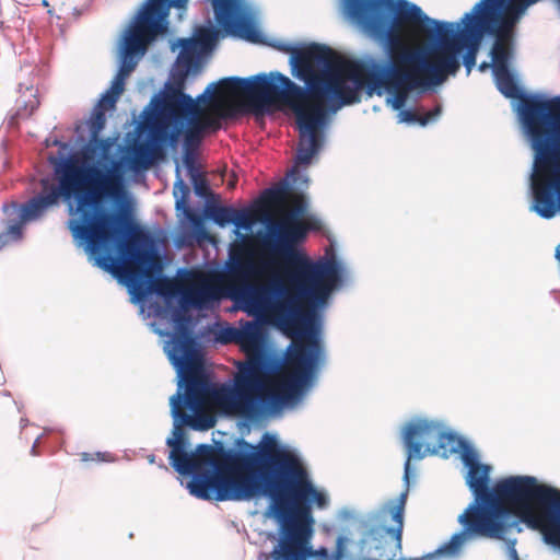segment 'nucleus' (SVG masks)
<instances>
[{
  "label": "nucleus",
  "mask_w": 560,
  "mask_h": 560,
  "mask_svg": "<svg viewBox=\"0 0 560 560\" xmlns=\"http://www.w3.org/2000/svg\"><path fill=\"white\" fill-rule=\"evenodd\" d=\"M292 75L304 82L302 88L280 72L256 74L250 78H224L212 83L195 101L196 108L178 112L171 118L158 120L156 132L171 141L176 150L180 138L187 152L185 162L192 163L188 152L201 142L207 130L220 128V119L232 117L235 106L228 96L243 98V107L261 114L271 105L290 108L299 129L295 162L308 164L323 144V126L328 114L350 105V58L329 46L310 44L292 49Z\"/></svg>",
  "instance_id": "f257e3e1"
},
{
  "label": "nucleus",
  "mask_w": 560,
  "mask_h": 560,
  "mask_svg": "<svg viewBox=\"0 0 560 560\" xmlns=\"http://www.w3.org/2000/svg\"><path fill=\"white\" fill-rule=\"evenodd\" d=\"M490 466L470 467L466 482L475 495L458 522L463 529L435 552L402 558L401 542L408 489L387 501L376 513L359 520L357 530L359 560H434L436 555L458 557L477 537L506 542L511 560H520L512 536L522 524L539 530L548 544L560 547V490L539 485L535 477L512 476L489 488Z\"/></svg>",
  "instance_id": "f03ea898"
},
{
  "label": "nucleus",
  "mask_w": 560,
  "mask_h": 560,
  "mask_svg": "<svg viewBox=\"0 0 560 560\" xmlns=\"http://www.w3.org/2000/svg\"><path fill=\"white\" fill-rule=\"evenodd\" d=\"M254 237L240 235L230 248L225 270L215 277L226 295L243 302L253 313L268 316L291 338L285 376L275 385L271 398L287 402L313 375L320 345L314 330V303L326 301L338 273L328 265L302 264L298 272L282 278L272 272V261L255 264Z\"/></svg>",
  "instance_id": "7ed1b4c3"
},
{
  "label": "nucleus",
  "mask_w": 560,
  "mask_h": 560,
  "mask_svg": "<svg viewBox=\"0 0 560 560\" xmlns=\"http://www.w3.org/2000/svg\"><path fill=\"white\" fill-rule=\"evenodd\" d=\"M421 20V9L407 0H352V21L389 50L390 66L373 74L371 83L394 95L396 109L405 105L410 91L440 85L457 72L458 65L453 56H445L444 47L423 54L420 47L404 44L407 24Z\"/></svg>",
  "instance_id": "20e7f679"
},
{
  "label": "nucleus",
  "mask_w": 560,
  "mask_h": 560,
  "mask_svg": "<svg viewBox=\"0 0 560 560\" xmlns=\"http://www.w3.org/2000/svg\"><path fill=\"white\" fill-rule=\"evenodd\" d=\"M57 185L49 178L40 179L38 195L22 203L19 208V222L10 224L0 233V249L10 240L22 236V225L40 219L60 198L77 199V218L68 221L74 240L85 245L90 253L100 252L117 234L112 226L120 217L101 209L104 197L114 196L119 188V178L115 172L103 173L97 167H84L73 156L50 158Z\"/></svg>",
  "instance_id": "39448f33"
},
{
  "label": "nucleus",
  "mask_w": 560,
  "mask_h": 560,
  "mask_svg": "<svg viewBox=\"0 0 560 560\" xmlns=\"http://www.w3.org/2000/svg\"><path fill=\"white\" fill-rule=\"evenodd\" d=\"M175 421V438L167 439L172 447L170 460L182 475L198 471L202 465H210L214 472L189 483L190 492L199 499L217 501H249L257 492L253 476L259 457L260 444H246L249 451L215 448L200 444L195 453L184 448V432L180 420Z\"/></svg>",
  "instance_id": "423d86ee"
},
{
  "label": "nucleus",
  "mask_w": 560,
  "mask_h": 560,
  "mask_svg": "<svg viewBox=\"0 0 560 560\" xmlns=\"http://www.w3.org/2000/svg\"><path fill=\"white\" fill-rule=\"evenodd\" d=\"M520 115L534 151L533 209L551 219L560 210V95L524 97Z\"/></svg>",
  "instance_id": "0eeeda50"
},
{
  "label": "nucleus",
  "mask_w": 560,
  "mask_h": 560,
  "mask_svg": "<svg viewBox=\"0 0 560 560\" xmlns=\"http://www.w3.org/2000/svg\"><path fill=\"white\" fill-rule=\"evenodd\" d=\"M253 482L257 490L255 498L267 495L272 506L290 512L311 525L312 503L319 509L328 504L326 494L314 487L300 458L275 441L260 444Z\"/></svg>",
  "instance_id": "6e6552de"
},
{
  "label": "nucleus",
  "mask_w": 560,
  "mask_h": 560,
  "mask_svg": "<svg viewBox=\"0 0 560 560\" xmlns=\"http://www.w3.org/2000/svg\"><path fill=\"white\" fill-rule=\"evenodd\" d=\"M108 213L121 220L112 223L117 231L116 236L100 252L92 253L97 255V265L121 280L137 300H143L151 292L174 296L178 292L177 281L159 276L162 268L160 258L138 246L145 238L140 228L126 213Z\"/></svg>",
  "instance_id": "1a4fd4ad"
},
{
  "label": "nucleus",
  "mask_w": 560,
  "mask_h": 560,
  "mask_svg": "<svg viewBox=\"0 0 560 560\" xmlns=\"http://www.w3.org/2000/svg\"><path fill=\"white\" fill-rule=\"evenodd\" d=\"M218 24L230 35L252 43L261 42V33L254 20L241 11L235 0H211ZM188 0H147L129 28L122 51L143 55L148 45L168 30L171 8L183 9Z\"/></svg>",
  "instance_id": "9d476101"
},
{
  "label": "nucleus",
  "mask_w": 560,
  "mask_h": 560,
  "mask_svg": "<svg viewBox=\"0 0 560 560\" xmlns=\"http://www.w3.org/2000/svg\"><path fill=\"white\" fill-rule=\"evenodd\" d=\"M212 407L217 412L229 417H241L255 420L260 413L258 392L234 382V385H220L211 388L203 381L200 397L188 396L177 392L171 397V411L173 418L180 420L194 430H209L215 425V418L207 410Z\"/></svg>",
  "instance_id": "9b49d317"
},
{
  "label": "nucleus",
  "mask_w": 560,
  "mask_h": 560,
  "mask_svg": "<svg viewBox=\"0 0 560 560\" xmlns=\"http://www.w3.org/2000/svg\"><path fill=\"white\" fill-rule=\"evenodd\" d=\"M292 202L294 211L285 213L277 222L271 223L269 225V237L262 240L264 247L270 249L275 255L280 256L291 267L289 272L281 277L289 278L292 273L298 272L302 264L311 266L328 265L337 272L332 264H313L300 257L295 252V245L305 240L308 225L298 217L299 213L304 211V197L302 195H294Z\"/></svg>",
  "instance_id": "f8f14e48"
},
{
  "label": "nucleus",
  "mask_w": 560,
  "mask_h": 560,
  "mask_svg": "<svg viewBox=\"0 0 560 560\" xmlns=\"http://www.w3.org/2000/svg\"><path fill=\"white\" fill-rule=\"evenodd\" d=\"M421 21L417 23H408L407 27H413L424 35L432 37L439 36V44L430 47H420L423 54H429L436 48L444 47L445 56H453L456 63L458 65L457 71L459 70L460 63L458 54L462 49L466 48V52L463 57L464 66L469 73L476 65V57L481 42V32H477L476 27H471L468 23H465L466 28L457 35L456 30L452 23L439 22L425 15L421 11Z\"/></svg>",
  "instance_id": "ddd939ff"
},
{
  "label": "nucleus",
  "mask_w": 560,
  "mask_h": 560,
  "mask_svg": "<svg viewBox=\"0 0 560 560\" xmlns=\"http://www.w3.org/2000/svg\"><path fill=\"white\" fill-rule=\"evenodd\" d=\"M404 445L407 451L404 478L409 481L411 459H422L427 454H440L446 457L458 451L460 441L452 432L434 421L417 420L408 423L404 430Z\"/></svg>",
  "instance_id": "4468645a"
},
{
  "label": "nucleus",
  "mask_w": 560,
  "mask_h": 560,
  "mask_svg": "<svg viewBox=\"0 0 560 560\" xmlns=\"http://www.w3.org/2000/svg\"><path fill=\"white\" fill-rule=\"evenodd\" d=\"M175 320L177 326L171 340L170 360L178 370L185 383L184 398L190 396L196 399L197 396L200 397L206 377L201 371L196 340L187 325L188 319L185 316L177 315Z\"/></svg>",
  "instance_id": "2eb2a0df"
},
{
  "label": "nucleus",
  "mask_w": 560,
  "mask_h": 560,
  "mask_svg": "<svg viewBox=\"0 0 560 560\" xmlns=\"http://www.w3.org/2000/svg\"><path fill=\"white\" fill-rule=\"evenodd\" d=\"M271 509L281 522L280 539L270 553L272 560H307L314 557L310 544L312 525L290 512H282L278 506L271 505Z\"/></svg>",
  "instance_id": "dca6fc26"
},
{
  "label": "nucleus",
  "mask_w": 560,
  "mask_h": 560,
  "mask_svg": "<svg viewBox=\"0 0 560 560\" xmlns=\"http://www.w3.org/2000/svg\"><path fill=\"white\" fill-rule=\"evenodd\" d=\"M90 125V139L89 142L83 148V155L85 160L96 162L97 164L109 163L110 167L106 171H101L103 173L115 172V174L119 178V188L114 196H106V198H115L119 195L122 187V179L120 175V162L114 160L112 156V150L114 147V139L112 138H101L100 133L104 129L106 125V115L102 112V108H94L89 121ZM77 159L84 167H100L97 165H89L86 166L82 161H80L77 156L72 155Z\"/></svg>",
  "instance_id": "f3484780"
},
{
  "label": "nucleus",
  "mask_w": 560,
  "mask_h": 560,
  "mask_svg": "<svg viewBox=\"0 0 560 560\" xmlns=\"http://www.w3.org/2000/svg\"><path fill=\"white\" fill-rule=\"evenodd\" d=\"M521 12L516 8L510 9L509 4L505 14L499 16L487 7L485 1H480L475 4L472 12L464 15L463 22L476 27L477 32H481V36L483 33H489L495 37L494 40L512 43L516 15Z\"/></svg>",
  "instance_id": "a211bd4d"
},
{
  "label": "nucleus",
  "mask_w": 560,
  "mask_h": 560,
  "mask_svg": "<svg viewBox=\"0 0 560 560\" xmlns=\"http://www.w3.org/2000/svg\"><path fill=\"white\" fill-rule=\"evenodd\" d=\"M190 71L191 69L177 67L176 73L173 74L172 84L156 105L154 117L163 120L173 117L183 109L196 108V100L184 92Z\"/></svg>",
  "instance_id": "6ab92c4d"
},
{
  "label": "nucleus",
  "mask_w": 560,
  "mask_h": 560,
  "mask_svg": "<svg viewBox=\"0 0 560 560\" xmlns=\"http://www.w3.org/2000/svg\"><path fill=\"white\" fill-rule=\"evenodd\" d=\"M159 118L152 116L148 122L150 143H137L131 148L130 166L135 171L148 170L155 160L165 154V149H171V141L162 138L156 132Z\"/></svg>",
  "instance_id": "aec40b11"
},
{
  "label": "nucleus",
  "mask_w": 560,
  "mask_h": 560,
  "mask_svg": "<svg viewBox=\"0 0 560 560\" xmlns=\"http://www.w3.org/2000/svg\"><path fill=\"white\" fill-rule=\"evenodd\" d=\"M288 197L289 191L284 187L268 188L261 194L256 209H235L232 223L235 224L236 229L249 230L260 219V213L283 205Z\"/></svg>",
  "instance_id": "412c9836"
},
{
  "label": "nucleus",
  "mask_w": 560,
  "mask_h": 560,
  "mask_svg": "<svg viewBox=\"0 0 560 560\" xmlns=\"http://www.w3.org/2000/svg\"><path fill=\"white\" fill-rule=\"evenodd\" d=\"M247 357L248 360L238 366L234 382L258 392L264 377V360L259 353H250Z\"/></svg>",
  "instance_id": "4be33fe9"
},
{
  "label": "nucleus",
  "mask_w": 560,
  "mask_h": 560,
  "mask_svg": "<svg viewBox=\"0 0 560 560\" xmlns=\"http://www.w3.org/2000/svg\"><path fill=\"white\" fill-rule=\"evenodd\" d=\"M261 339L260 327L255 322H247L238 328L237 345L246 354L258 353Z\"/></svg>",
  "instance_id": "5701e85b"
},
{
  "label": "nucleus",
  "mask_w": 560,
  "mask_h": 560,
  "mask_svg": "<svg viewBox=\"0 0 560 560\" xmlns=\"http://www.w3.org/2000/svg\"><path fill=\"white\" fill-rule=\"evenodd\" d=\"M176 45L182 48L177 58V67L192 70V68L197 66L198 54L202 50L197 46L196 40L192 37L180 38Z\"/></svg>",
  "instance_id": "b1692460"
},
{
  "label": "nucleus",
  "mask_w": 560,
  "mask_h": 560,
  "mask_svg": "<svg viewBox=\"0 0 560 560\" xmlns=\"http://www.w3.org/2000/svg\"><path fill=\"white\" fill-rule=\"evenodd\" d=\"M214 285L203 280L192 285L186 293L187 300L195 306H202L217 298Z\"/></svg>",
  "instance_id": "393cba45"
},
{
  "label": "nucleus",
  "mask_w": 560,
  "mask_h": 560,
  "mask_svg": "<svg viewBox=\"0 0 560 560\" xmlns=\"http://www.w3.org/2000/svg\"><path fill=\"white\" fill-rule=\"evenodd\" d=\"M497 88L506 97L515 98L520 94V89L510 72L509 68L492 69Z\"/></svg>",
  "instance_id": "a878e982"
},
{
  "label": "nucleus",
  "mask_w": 560,
  "mask_h": 560,
  "mask_svg": "<svg viewBox=\"0 0 560 560\" xmlns=\"http://www.w3.org/2000/svg\"><path fill=\"white\" fill-rule=\"evenodd\" d=\"M512 55V43H502V40H494L491 49L492 69L509 68Z\"/></svg>",
  "instance_id": "bb28decb"
},
{
  "label": "nucleus",
  "mask_w": 560,
  "mask_h": 560,
  "mask_svg": "<svg viewBox=\"0 0 560 560\" xmlns=\"http://www.w3.org/2000/svg\"><path fill=\"white\" fill-rule=\"evenodd\" d=\"M441 106L436 105L432 110L420 114L415 109H406L400 113L401 120L406 122H418L420 126H425L430 121L435 120L441 114Z\"/></svg>",
  "instance_id": "cd10ccee"
},
{
  "label": "nucleus",
  "mask_w": 560,
  "mask_h": 560,
  "mask_svg": "<svg viewBox=\"0 0 560 560\" xmlns=\"http://www.w3.org/2000/svg\"><path fill=\"white\" fill-rule=\"evenodd\" d=\"M235 209L226 206H211L206 210V215L219 226H225L233 222Z\"/></svg>",
  "instance_id": "c85d7f7f"
},
{
  "label": "nucleus",
  "mask_w": 560,
  "mask_h": 560,
  "mask_svg": "<svg viewBox=\"0 0 560 560\" xmlns=\"http://www.w3.org/2000/svg\"><path fill=\"white\" fill-rule=\"evenodd\" d=\"M197 46L200 47L202 51L211 49L217 42V32L210 27H201L195 37Z\"/></svg>",
  "instance_id": "c756f323"
},
{
  "label": "nucleus",
  "mask_w": 560,
  "mask_h": 560,
  "mask_svg": "<svg viewBox=\"0 0 560 560\" xmlns=\"http://www.w3.org/2000/svg\"><path fill=\"white\" fill-rule=\"evenodd\" d=\"M178 192H180V197L176 199V208L180 209L187 207L190 190L179 176L174 184V195L177 197Z\"/></svg>",
  "instance_id": "7c9ffc66"
},
{
  "label": "nucleus",
  "mask_w": 560,
  "mask_h": 560,
  "mask_svg": "<svg viewBox=\"0 0 560 560\" xmlns=\"http://www.w3.org/2000/svg\"><path fill=\"white\" fill-rule=\"evenodd\" d=\"M137 61L133 60V55H126L122 51L121 54V66L119 68L118 74L127 78L136 68Z\"/></svg>",
  "instance_id": "2f4dec72"
},
{
  "label": "nucleus",
  "mask_w": 560,
  "mask_h": 560,
  "mask_svg": "<svg viewBox=\"0 0 560 560\" xmlns=\"http://www.w3.org/2000/svg\"><path fill=\"white\" fill-rule=\"evenodd\" d=\"M192 184L196 195L200 197H208L210 195V188L208 186L207 179L203 176L194 175Z\"/></svg>",
  "instance_id": "473e14b6"
},
{
  "label": "nucleus",
  "mask_w": 560,
  "mask_h": 560,
  "mask_svg": "<svg viewBox=\"0 0 560 560\" xmlns=\"http://www.w3.org/2000/svg\"><path fill=\"white\" fill-rule=\"evenodd\" d=\"M117 100H118V96H116L107 91L101 97V100L98 101L97 105L94 108H102V112L106 113V110H109L115 107Z\"/></svg>",
  "instance_id": "72a5a7b5"
},
{
  "label": "nucleus",
  "mask_w": 560,
  "mask_h": 560,
  "mask_svg": "<svg viewBox=\"0 0 560 560\" xmlns=\"http://www.w3.org/2000/svg\"><path fill=\"white\" fill-rule=\"evenodd\" d=\"M462 459L465 466L470 469V467L479 466L481 465L478 460V455L472 448H465L462 454Z\"/></svg>",
  "instance_id": "f704fd0d"
},
{
  "label": "nucleus",
  "mask_w": 560,
  "mask_h": 560,
  "mask_svg": "<svg viewBox=\"0 0 560 560\" xmlns=\"http://www.w3.org/2000/svg\"><path fill=\"white\" fill-rule=\"evenodd\" d=\"M125 80L126 78L118 74L115 77V79L112 82L110 89L108 92L119 97L120 94H122L125 90Z\"/></svg>",
  "instance_id": "c9c22d12"
},
{
  "label": "nucleus",
  "mask_w": 560,
  "mask_h": 560,
  "mask_svg": "<svg viewBox=\"0 0 560 560\" xmlns=\"http://www.w3.org/2000/svg\"><path fill=\"white\" fill-rule=\"evenodd\" d=\"M238 340V328L235 327H229L224 329L221 334V341L223 343H237Z\"/></svg>",
  "instance_id": "e433bc0d"
},
{
  "label": "nucleus",
  "mask_w": 560,
  "mask_h": 560,
  "mask_svg": "<svg viewBox=\"0 0 560 560\" xmlns=\"http://www.w3.org/2000/svg\"><path fill=\"white\" fill-rule=\"evenodd\" d=\"M537 1L538 0H510V9L516 8L517 11H524L528 5Z\"/></svg>",
  "instance_id": "4c0bfd02"
},
{
  "label": "nucleus",
  "mask_w": 560,
  "mask_h": 560,
  "mask_svg": "<svg viewBox=\"0 0 560 560\" xmlns=\"http://www.w3.org/2000/svg\"><path fill=\"white\" fill-rule=\"evenodd\" d=\"M81 462H94V460H103V454L102 453H86L83 452L80 454Z\"/></svg>",
  "instance_id": "58836bf2"
},
{
  "label": "nucleus",
  "mask_w": 560,
  "mask_h": 560,
  "mask_svg": "<svg viewBox=\"0 0 560 560\" xmlns=\"http://www.w3.org/2000/svg\"><path fill=\"white\" fill-rule=\"evenodd\" d=\"M341 13L346 19H350V0H340Z\"/></svg>",
  "instance_id": "ea45409f"
},
{
  "label": "nucleus",
  "mask_w": 560,
  "mask_h": 560,
  "mask_svg": "<svg viewBox=\"0 0 560 560\" xmlns=\"http://www.w3.org/2000/svg\"><path fill=\"white\" fill-rule=\"evenodd\" d=\"M360 63L358 60L352 58V83L357 81L358 73L360 71Z\"/></svg>",
  "instance_id": "a19ab883"
},
{
  "label": "nucleus",
  "mask_w": 560,
  "mask_h": 560,
  "mask_svg": "<svg viewBox=\"0 0 560 560\" xmlns=\"http://www.w3.org/2000/svg\"><path fill=\"white\" fill-rule=\"evenodd\" d=\"M351 100H352V104L357 103L360 101L357 92L354 90H352V96H351Z\"/></svg>",
  "instance_id": "79ce46f5"
},
{
  "label": "nucleus",
  "mask_w": 560,
  "mask_h": 560,
  "mask_svg": "<svg viewBox=\"0 0 560 560\" xmlns=\"http://www.w3.org/2000/svg\"><path fill=\"white\" fill-rule=\"evenodd\" d=\"M319 553H320V555H322L326 560H328V553H327V550H326V549H322V550L319 551Z\"/></svg>",
  "instance_id": "37998d69"
},
{
  "label": "nucleus",
  "mask_w": 560,
  "mask_h": 560,
  "mask_svg": "<svg viewBox=\"0 0 560 560\" xmlns=\"http://www.w3.org/2000/svg\"><path fill=\"white\" fill-rule=\"evenodd\" d=\"M488 67H489V65H488L487 62H482V63L480 65V67H479V68H480V70H482V71H483V70H486Z\"/></svg>",
  "instance_id": "c03bdc74"
},
{
  "label": "nucleus",
  "mask_w": 560,
  "mask_h": 560,
  "mask_svg": "<svg viewBox=\"0 0 560 560\" xmlns=\"http://www.w3.org/2000/svg\"><path fill=\"white\" fill-rule=\"evenodd\" d=\"M341 556L338 553L332 560H341Z\"/></svg>",
  "instance_id": "a18cd8bd"
},
{
  "label": "nucleus",
  "mask_w": 560,
  "mask_h": 560,
  "mask_svg": "<svg viewBox=\"0 0 560 560\" xmlns=\"http://www.w3.org/2000/svg\"><path fill=\"white\" fill-rule=\"evenodd\" d=\"M16 115H18L19 117H23V116H24V114H23L21 110H19Z\"/></svg>",
  "instance_id": "49530a36"
},
{
  "label": "nucleus",
  "mask_w": 560,
  "mask_h": 560,
  "mask_svg": "<svg viewBox=\"0 0 560 560\" xmlns=\"http://www.w3.org/2000/svg\"><path fill=\"white\" fill-rule=\"evenodd\" d=\"M35 107H36L35 105H32V109H31V112H30V114H28V115H31V114H32V112L35 109Z\"/></svg>",
  "instance_id": "de8ad7c7"
}]
</instances>
